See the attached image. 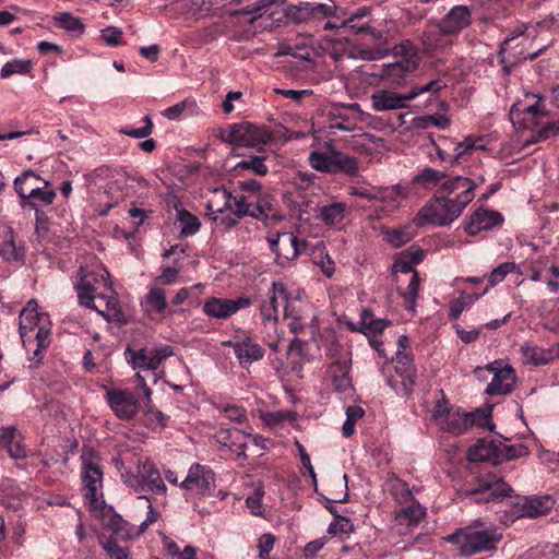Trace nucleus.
<instances>
[{"label":"nucleus","instance_id":"f257e3e1","mask_svg":"<svg viewBox=\"0 0 559 559\" xmlns=\"http://www.w3.org/2000/svg\"><path fill=\"white\" fill-rule=\"evenodd\" d=\"M20 336L24 347L33 350L34 358L41 359L50 344V329L46 314L38 312L37 301L32 299L20 312Z\"/></svg>","mask_w":559,"mask_h":559},{"label":"nucleus","instance_id":"f03ea898","mask_svg":"<svg viewBox=\"0 0 559 559\" xmlns=\"http://www.w3.org/2000/svg\"><path fill=\"white\" fill-rule=\"evenodd\" d=\"M432 418L442 431L462 435L474 426H487L490 416L483 411L462 412L450 406L445 399L438 400L433 406Z\"/></svg>","mask_w":559,"mask_h":559},{"label":"nucleus","instance_id":"7ed1b4c3","mask_svg":"<svg viewBox=\"0 0 559 559\" xmlns=\"http://www.w3.org/2000/svg\"><path fill=\"white\" fill-rule=\"evenodd\" d=\"M501 538V534L495 527L469 525L448 535L444 540L455 545L462 556L469 557L496 549Z\"/></svg>","mask_w":559,"mask_h":559},{"label":"nucleus","instance_id":"20e7f679","mask_svg":"<svg viewBox=\"0 0 559 559\" xmlns=\"http://www.w3.org/2000/svg\"><path fill=\"white\" fill-rule=\"evenodd\" d=\"M393 62L384 63L377 75L388 84H402L407 73L418 67V50L411 40H403L392 48Z\"/></svg>","mask_w":559,"mask_h":559},{"label":"nucleus","instance_id":"39448f33","mask_svg":"<svg viewBox=\"0 0 559 559\" xmlns=\"http://www.w3.org/2000/svg\"><path fill=\"white\" fill-rule=\"evenodd\" d=\"M81 282L78 284V297L80 305L96 310L107 321L116 323H126V316L119 305V300L114 292L110 296L94 295V287L86 280L83 269L80 270Z\"/></svg>","mask_w":559,"mask_h":559},{"label":"nucleus","instance_id":"423d86ee","mask_svg":"<svg viewBox=\"0 0 559 559\" xmlns=\"http://www.w3.org/2000/svg\"><path fill=\"white\" fill-rule=\"evenodd\" d=\"M31 179L41 180L40 176L28 169L17 176L14 180V189L20 198V205L23 209L34 210L37 217L39 216L40 207L48 206L53 203L56 199V191L51 188L49 181L44 180V187H31L28 193L24 187Z\"/></svg>","mask_w":559,"mask_h":559},{"label":"nucleus","instance_id":"0eeeda50","mask_svg":"<svg viewBox=\"0 0 559 559\" xmlns=\"http://www.w3.org/2000/svg\"><path fill=\"white\" fill-rule=\"evenodd\" d=\"M462 212L441 193L435 195L418 211L413 219L416 227L426 225L448 226L461 216Z\"/></svg>","mask_w":559,"mask_h":559},{"label":"nucleus","instance_id":"6e6552de","mask_svg":"<svg viewBox=\"0 0 559 559\" xmlns=\"http://www.w3.org/2000/svg\"><path fill=\"white\" fill-rule=\"evenodd\" d=\"M219 136L225 143L243 147H258L274 141V135L267 128L249 121L229 124L221 130Z\"/></svg>","mask_w":559,"mask_h":559},{"label":"nucleus","instance_id":"1a4fd4ad","mask_svg":"<svg viewBox=\"0 0 559 559\" xmlns=\"http://www.w3.org/2000/svg\"><path fill=\"white\" fill-rule=\"evenodd\" d=\"M82 483L84 497L88 499L90 506L97 509L104 504L103 495V469L98 457L93 450H86L81 454Z\"/></svg>","mask_w":559,"mask_h":559},{"label":"nucleus","instance_id":"9d476101","mask_svg":"<svg viewBox=\"0 0 559 559\" xmlns=\"http://www.w3.org/2000/svg\"><path fill=\"white\" fill-rule=\"evenodd\" d=\"M543 97L538 94H526L524 100L512 105L509 117L516 130H534L542 126L548 112L540 106Z\"/></svg>","mask_w":559,"mask_h":559},{"label":"nucleus","instance_id":"9b49d317","mask_svg":"<svg viewBox=\"0 0 559 559\" xmlns=\"http://www.w3.org/2000/svg\"><path fill=\"white\" fill-rule=\"evenodd\" d=\"M122 478L136 492L147 490L154 495H165L167 491L158 468L150 460L139 461L136 475L126 473Z\"/></svg>","mask_w":559,"mask_h":559},{"label":"nucleus","instance_id":"f8f14e48","mask_svg":"<svg viewBox=\"0 0 559 559\" xmlns=\"http://www.w3.org/2000/svg\"><path fill=\"white\" fill-rule=\"evenodd\" d=\"M267 242L275 262L282 267L289 265L307 248V242L290 231L275 233L267 237Z\"/></svg>","mask_w":559,"mask_h":559},{"label":"nucleus","instance_id":"ddd939ff","mask_svg":"<svg viewBox=\"0 0 559 559\" xmlns=\"http://www.w3.org/2000/svg\"><path fill=\"white\" fill-rule=\"evenodd\" d=\"M477 187L478 183L474 179L451 174L442 185V190L439 193L444 198H449L459 211L463 213L464 209L475 198V189Z\"/></svg>","mask_w":559,"mask_h":559},{"label":"nucleus","instance_id":"4468645a","mask_svg":"<svg viewBox=\"0 0 559 559\" xmlns=\"http://www.w3.org/2000/svg\"><path fill=\"white\" fill-rule=\"evenodd\" d=\"M284 318L289 320L288 326L290 332L299 334L314 320L312 306L302 300L298 295L293 297L287 293L284 306Z\"/></svg>","mask_w":559,"mask_h":559},{"label":"nucleus","instance_id":"2eb2a0df","mask_svg":"<svg viewBox=\"0 0 559 559\" xmlns=\"http://www.w3.org/2000/svg\"><path fill=\"white\" fill-rule=\"evenodd\" d=\"M497 361L487 365L486 367H476L474 372L480 378V373L488 370L493 374L492 380L487 385L485 393L493 395H506L513 391L516 378L514 370L511 366H504L501 368Z\"/></svg>","mask_w":559,"mask_h":559},{"label":"nucleus","instance_id":"dca6fc26","mask_svg":"<svg viewBox=\"0 0 559 559\" xmlns=\"http://www.w3.org/2000/svg\"><path fill=\"white\" fill-rule=\"evenodd\" d=\"M180 487L186 490H197L201 496H212L215 490V474L209 466L194 463L180 483Z\"/></svg>","mask_w":559,"mask_h":559},{"label":"nucleus","instance_id":"f3484780","mask_svg":"<svg viewBox=\"0 0 559 559\" xmlns=\"http://www.w3.org/2000/svg\"><path fill=\"white\" fill-rule=\"evenodd\" d=\"M106 400L110 409L121 420H131L139 412L138 399L128 390L108 389Z\"/></svg>","mask_w":559,"mask_h":559},{"label":"nucleus","instance_id":"a211bd4d","mask_svg":"<svg viewBox=\"0 0 559 559\" xmlns=\"http://www.w3.org/2000/svg\"><path fill=\"white\" fill-rule=\"evenodd\" d=\"M480 502H502L513 493L512 487L497 476L488 475L479 480L477 489L472 491Z\"/></svg>","mask_w":559,"mask_h":559},{"label":"nucleus","instance_id":"6ab92c4d","mask_svg":"<svg viewBox=\"0 0 559 559\" xmlns=\"http://www.w3.org/2000/svg\"><path fill=\"white\" fill-rule=\"evenodd\" d=\"M250 305L251 299L248 297H238L236 299L212 297L204 301L203 312L210 318L227 319L238 310Z\"/></svg>","mask_w":559,"mask_h":559},{"label":"nucleus","instance_id":"aec40b11","mask_svg":"<svg viewBox=\"0 0 559 559\" xmlns=\"http://www.w3.org/2000/svg\"><path fill=\"white\" fill-rule=\"evenodd\" d=\"M337 11L338 9L334 1L328 0L326 3H300L298 7L290 8L289 14L296 22L301 23L329 16H338Z\"/></svg>","mask_w":559,"mask_h":559},{"label":"nucleus","instance_id":"412c9836","mask_svg":"<svg viewBox=\"0 0 559 559\" xmlns=\"http://www.w3.org/2000/svg\"><path fill=\"white\" fill-rule=\"evenodd\" d=\"M215 437L218 443L237 453V456L243 460L247 457L245 451L248 448V442L251 440L255 445L259 444L257 437L248 436L237 428H222Z\"/></svg>","mask_w":559,"mask_h":559},{"label":"nucleus","instance_id":"4be33fe9","mask_svg":"<svg viewBox=\"0 0 559 559\" xmlns=\"http://www.w3.org/2000/svg\"><path fill=\"white\" fill-rule=\"evenodd\" d=\"M287 289L283 283L274 282L267 294V298L261 305V317L263 323L276 322L278 320L280 307L285 306Z\"/></svg>","mask_w":559,"mask_h":559},{"label":"nucleus","instance_id":"5701e85b","mask_svg":"<svg viewBox=\"0 0 559 559\" xmlns=\"http://www.w3.org/2000/svg\"><path fill=\"white\" fill-rule=\"evenodd\" d=\"M555 504L551 496L533 497L525 499L523 503H515L511 512V521L519 518H537L547 513Z\"/></svg>","mask_w":559,"mask_h":559},{"label":"nucleus","instance_id":"b1692460","mask_svg":"<svg viewBox=\"0 0 559 559\" xmlns=\"http://www.w3.org/2000/svg\"><path fill=\"white\" fill-rule=\"evenodd\" d=\"M472 22V14L467 7H453L439 22L438 27L442 35H457Z\"/></svg>","mask_w":559,"mask_h":559},{"label":"nucleus","instance_id":"393cba45","mask_svg":"<svg viewBox=\"0 0 559 559\" xmlns=\"http://www.w3.org/2000/svg\"><path fill=\"white\" fill-rule=\"evenodd\" d=\"M501 214L493 210L478 209L476 210L465 223V231L475 236L481 230L491 229L502 223Z\"/></svg>","mask_w":559,"mask_h":559},{"label":"nucleus","instance_id":"a878e982","mask_svg":"<svg viewBox=\"0 0 559 559\" xmlns=\"http://www.w3.org/2000/svg\"><path fill=\"white\" fill-rule=\"evenodd\" d=\"M0 447L14 460L26 457L23 437L14 426L0 428Z\"/></svg>","mask_w":559,"mask_h":559},{"label":"nucleus","instance_id":"bb28decb","mask_svg":"<svg viewBox=\"0 0 559 559\" xmlns=\"http://www.w3.org/2000/svg\"><path fill=\"white\" fill-rule=\"evenodd\" d=\"M228 345L233 347L236 357L243 367L260 360L264 355V349L249 336L228 342Z\"/></svg>","mask_w":559,"mask_h":559},{"label":"nucleus","instance_id":"cd10ccee","mask_svg":"<svg viewBox=\"0 0 559 559\" xmlns=\"http://www.w3.org/2000/svg\"><path fill=\"white\" fill-rule=\"evenodd\" d=\"M408 102V94L401 95L386 90L377 91L371 95V105L377 111L405 108Z\"/></svg>","mask_w":559,"mask_h":559},{"label":"nucleus","instance_id":"c85d7f7f","mask_svg":"<svg viewBox=\"0 0 559 559\" xmlns=\"http://www.w3.org/2000/svg\"><path fill=\"white\" fill-rule=\"evenodd\" d=\"M450 175L442 170L425 167L413 178V182L427 190L437 188L436 192H439Z\"/></svg>","mask_w":559,"mask_h":559},{"label":"nucleus","instance_id":"c756f323","mask_svg":"<svg viewBox=\"0 0 559 559\" xmlns=\"http://www.w3.org/2000/svg\"><path fill=\"white\" fill-rule=\"evenodd\" d=\"M347 205L344 202H332L318 207L316 217L331 227H340L345 218Z\"/></svg>","mask_w":559,"mask_h":559},{"label":"nucleus","instance_id":"7c9ffc66","mask_svg":"<svg viewBox=\"0 0 559 559\" xmlns=\"http://www.w3.org/2000/svg\"><path fill=\"white\" fill-rule=\"evenodd\" d=\"M267 159V155H248L234 166V170L238 175L250 171L255 176L265 177L270 171Z\"/></svg>","mask_w":559,"mask_h":559},{"label":"nucleus","instance_id":"2f4dec72","mask_svg":"<svg viewBox=\"0 0 559 559\" xmlns=\"http://www.w3.org/2000/svg\"><path fill=\"white\" fill-rule=\"evenodd\" d=\"M329 374L336 391L345 393L352 390L349 366L346 359L333 361L329 368Z\"/></svg>","mask_w":559,"mask_h":559},{"label":"nucleus","instance_id":"473e14b6","mask_svg":"<svg viewBox=\"0 0 559 559\" xmlns=\"http://www.w3.org/2000/svg\"><path fill=\"white\" fill-rule=\"evenodd\" d=\"M233 193L224 187L215 188L206 202L207 215L223 214L231 207Z\"/></svg>","mask_w":559,"mask_h":559},{"label":"nucleus","instance_id":"72a5a7b5","mask_svg":"<svg viewBox=\"0 0 559 559\" xmlns=\"http://www.w3.org/2000/svg\"><path fill=\"white\" fill-rule=\"evenodd\" d=\"M403 506L404 507H402L400 510L395 511V519L401 524H406L407 526H415L426 515V509L416 500H413L407 504Z\"/></svg>","mask_w":559,"mask_h":559},{"label":"nucleus","instance_id":"f704fd0d","mask_svg":"<svg viewBox=\"0 0 559 559\" xmlns=\"http://www.w3.org/2000/svg\"><path fill=\"white\" fill-rule=\"evenodd\" d=\"M311 259L314 265L320 267L326 277H332L335 273V263L329 255L326 248L322 241L318 242L312 252Z\"/></svg>","mask_w":559,"mask_h":559},{"label":"nucleus","instance_id":"c9c22d12","mask_svg":"<svg viewBox=\"0 0 559 559\" xmlns=\"http://www.w3.org/2000/svg\"><path fill=\"white\" fill-rule=\"evenodd\" d=\"M146 312L162 314L167 309L166 292L160 287H151L142 304Z\"/></svg>","mask_w":559,"mask_h":559},{"label":"nucleus","instance_id":"e433bc0d","mask_svg":"<svg viewBox=\"0 0 559 559\" xmlns=\"http://www.w3.org/2000/svg\"><path fill=\"white\" fill-rule=\"evenodd\" d=\"M395 370L401 374L404 381H408L411 384L414 383L416 369L414 366V358L409 353L396 350Z\"/></svg>","mask_w":559,"mask_h":559},{"label":"nucleus","instance_id":"4c0bfd02","mask_svg":"<svg viewBox=\"0 0 559 559\" xmlns=\"http://www.w3.org/2000/svg\"><path fill=\"white\" fill-rule=\"evenodd\" d=\"M251 217L264 222L281 221L283 218V216L266 198H261L255 204H253Z\"/></svg>","mask_w":559,"mask_h":559},{"label":"nucleus","instance_id":"58836bf2","mask_svg":"<svg viewBox=\"0 0 559 559\" xmlns=\"http://www.w3.org/2000/svg\"><path fill=\"white\" fill-rule=\"evenodd\" d=\"M419 285V274L417 272H413L407 287L400 293L401 297L405 300L406 310L412 313L416 311V300L418 298Z\"/></svg>","mask_w":559,"mask_h":559},{"label":"nucleus","instance_id":"ea45409f","mask_svg":"<svg viewBox=\"0 0 559 559\" xmlns=\"http://www.w3.org/2000/svg\"><path fill=\"white\" fill-rule=\"evenodd\" d=\"M309 164L316 170L334 174L335 151L331 154L317 151L311 152L309 155Z\"/></svg>","mask_w":559,"mask_h":559},{"label":"nucleus","instance_id":"a19ab883","mask_svg":"<svg viewBox=\"0 0 559 559\" xmlns=\"http://www.w3.org/2000/svg\"><path fill=\"white\" fill-rule=\"evenodd\" d=\"M521 352L524 364L546 365L551 359L549 352L537 346H522Z\"/></svg>","mask_w":559,"mask_h":559},{"label":"nucleus","instance_id":"79ce46f5","mask_svg":"<svg viewBox=\"0 0 559 559\" xmlns=\"http://www.w3.org/2000/svg\"><path fill=\"white\" fill-rule=\"evenodd\" d=\"M55 24L62 29H66L75 35L84 32V24L82 21L68 12H61L53 16Z\"/></svg>","mask_w":559,"mask_h":559},{"label":"nucleus","instance_id":"37998d69","mask_svg":"<svg viewBox=\"0 0 559 559\" xmlns=\"http://www.w3.org/2000/svg\"><path fill=\"white\" fill-rule=\"evenodd\" d=\"M377 200L382 201L389 206L395 207L399 198H406V189L400 183L391 187H382L377 189Z\"/></svg>","mask_w":559,"mask_h":559},{"label":"nucleus","instance_id":"c03bdc74","mask_svg":"<svg viewBox=\"0 0 559 559\" xmlns=\"http://www.w3.org/2000/svg\"><path fill=\"white\" fill-rule=\"evenodd\" d=\"M177 219L180 223L182 236H192L200 229L199 218L185 209L177 210Z\"/></svg>","mask_w":559,"mask_h":559},{"label":"nucleus","instance_id":"a18cd8bd","mask_svg":"<svg viewBox=\"0 0 559 559\" xmlns=\"http://www.w3.org/2000/svg\"><path fill=\"white\" fill-rule=\"evenodd\" d=\"M32 70V61L28 59H14L8 61L0 70V78L7 79L14 74H27Z\"/></svg>","mask_w":559,"mask_h":559},{"label":"nucleus","instance_id":"49530a36","mask_svg":"<svg viewBox=\"0 0 559 559\" xmlns=\"http://www.w3.org/2000/svg\"><path fill=\"white\" fill-rule=\"evenodd\" d=\"M389 490L395 501L401 506L415 500L408 485L401 479H392L390 481Z\"/></svg>","mask_w":559,"mask_h":559},{"label":"nucleus","instance_id":"de8ad7c7","mask_svg":"<svg viewBox=\"0 0 559 559\" xmlns=\"http://www.w3.org/2000/svg\"><path fill=\"white\" fill-rule=\"evenodd\" d=\"M126 356L133 369L150 370V362H152V359L150 358V349L140 348L134 350L128 348L126 350Z\"/></svg>","mask_w":559,"mask_h":559},{"label":"nucleus","instance_id":"09e8293b","mask_svg":"<svg viewBox=\"0 0 559 559\" xmlns=\"http://www.w3.org/2000/svg\"><path fill=\"white\" fill-rule=\"evenodd\" d=\"M361 324L366 333L380 334L389 325V321L374 318L371 312L364 310L361 313Z\"/></svg>","mask_w":559,"mask_h":559},{"label":"nucleus","instance_id":"8fccbe9b","mask_svg":"<svg viewBox=\"0 0 559 559\" xmlns=\"http://www.w3.org/2000/svg\"><path fill=\"white\" fill-rule=\"evenodd\" d=\"M365 415V411L362 407L353 405L346 408V420L343 425L342 432L343 436L349 438L355 432V425L358 419H360Z\"/></svg>","mask_w":559,"mask_h":559},{"label":"nucleus","instance_id":"3c124183","mask_svg":"<svg viewBox=\"0 0 559 559\" xmlns=\"http://www.w3.org/2000/svg\"><path fill=\"white\" fill-rule=\"evenodd\" d=\"M415 126L419 129H427L433 126L441 130H444L450 126V119L442 114L427 115L417 118L415 120Z\"/></svg>","mask_w":559,"mask_h":559},{"label":"nucleus","instance_id":"603ef678","mask_svg":"<svg viewBox=\"0 0 559 559\" xmlns=\"http://www.w3.org/2000/svg\"><path fill=\"white\" fill-rule=\"evenodd\" d=\"M343 171L346 175L355 176L358 171L357 160L354 157L335 152L334 173Z\"/></svg>","mask_w":559,"mask_h":559},{"label":"nucleus","instance_id":"864d4df0","mask_svg":"<svg viewBox=\"0 0 559 559\" xmlns=\"http://www.w3.org/2000/svg\"><path fill=\"white\" fill-rule=\"evenodd\" d=\"M9 234L10 239L0 243V255L8 261H20L23 259L24 252L16 246L11 230Z\"/></svg>","mask_w":559,"mask_h":559},{"label":"nucleus","instance_id":"5fc2aeb1","mask_svg":"<svg viewBox=\"0 0 559 559\" xmlns=\"http://www.w3.org/2000/svg\"><path fill=\"white\" fill-rule=\"evenodd\" d=\"M445 86H447V84L440 79L431 80L430 82H428L426 84L415 85L407 93L408 99L413 100L417 96L425 94V93L437 94Z\"/></svg>","mask_w":559,"mask_h":559},{"label":"nucleus","instance_id":"6e6d98bb","mask_svg":"<svg viewBox=\"0 0 559 559\" xmlns=\"http://www.w3.org/2000/svg\"><path fill=\"white\" fill-rule=\"evenodd\" d=\"M384 234L386 241L393 247H401L413 238V233L408 227L388 229L384 231Z\"/></svg>","mask_w":559,"mask_h":559},{"label":"nucleus","instance_id":"4d7b16f0","mask_svg":"<svg viewBox=\"0 0 559 559\" xmlns=\"http://www.w3.org/2000/svg\"><path fill=\"white\" fill-rule=\"evenodd\" d=\"M253 204L250 203L243 194L233 195L231 198V207L229 211L237 216V218H242L245 216H251Z\"/></svg>","mask_w":559,"mask_h":559},{"label":"nucleus","instance_id":"13d9d810","mask_svg":"<svg viewBox=\"0 0 559 559\" xmlns=\"http://www.w3.org/2000/svg\"><path fill=\"white\" fill-rule=\"evenodd\" d=\"M559 134V120L558 121H548L545 124L542 123L540 128L536 131V133L528 141L530 143H536L543 140H547L551 136Z\"/></svg>","mask_w":559,"mask_h":559},{"label":"nucleus","instance_id":"bf43d9fd","mask_svg":"<svg viewBox=\"0 0 559 559\" xmlns=\"http://www.w3.org/2000/svg\"><path fill=\"white\" fill-rule=\"evenodd\" d=\"M174 355V350L170 346L164 345L159 347H155L153 349H150V358L152 359V362H150V370H156L159 368L162 362Z\"/></svg>","mask_w":559,"mask_h":559},{"label":"nucleus","instance_id":"052dcab7","mask_svg":"<svg viewBox=\"0 0 559 559\" xmlns=\"http://www.w3.org/2000/svg\"><path fill=\"white\" fill-rule=\"evenodd\" d=\"M516 270V264L512 262H504L493 269L489 275V286L492 287L498 283L502 282L509 273Z\"/></svg>","mask_w":559,"mask_h":559},{"label":"nucleus","instance_id":"680f3d73","mask_svg":"<svg viewBox=\"0 0 559 559\" xmlns=\"http://www.w3.org/2000/svg\"><path fill=\"white\" fill-rule=\"evenodd\" d=\"M440 32L439 35L436 34H426L423 40L424 47L426 51H432L436 49H442L451 46L452 41L447 39Z\"/></svg>","mask_w":559,"mask_h":559},{"label":"nucleus","instance_id":"e2e57ef3","mask_svg":"<svg viewBox=\"0 0 559 559\" xmlns=\"http://www.w3.org/2000/svg\"><path fill=\"white\" fill-rule=\"evenodd\" d=\"M491 450L485 441H478L467 451V459L472 462L486 461L490 457Z\"/></svg>","mask_w":559,"mask_h":559},{"label":"nucleus","instance_id":"0e129e2a","mask_svg":"<svg viewBox=\"0 0 559 559\" xmlns=\"http://www.w3.org/2000/svg\"><path fill=\"white\" fill-rule=\"evenodd\" d=\"M275 536L271 533H265L260 536L257 548L259 550V559H270V552L275 545Z\"/></svg>","mask_w":559,"mask_h":559},{"label":"nucleus","instance_id":"69168bd1","mask_svg":"<svg viewBox=\"0 0 559 559\" xmlns=\"http://www.w3.org/2000/svg\"><path fill=\"white\" fill-rule=\"evenodd\" d=\"M352 532H354V525L352 521L340 515H337L335 521H333L328 527V533L332 535L350 534Z\"/></svg>","mask_w":559,"mask_h":559},{"label":"nucleus","instance_id":"338daca9","mask_svg":"<svg viewBox=\"0 0 559 559\" xmlns=\"http://www.w3.org/2000/svg\"><path fill=\"white\" fill-rule=\"evenodd\" d=\"M144 126L141 128H124L121 129L120 132L135 139L146 138L152 133L153 122L148 116L143 118Z\"/></svg>","mask_w":559,"mask_h":559},{"label":"nucleus","instance_id":"774afa93","mask_svg":"<svg viewBox=\"0 0 559 559\" xmlns=\"http://www.w3.org/2000/svg\"><path fill=\"white\" fill-rule=\"evenodd\" d=\"M474 148H475V143L469 138H466L463 142L456 143L454 146V153L452 155V158L450 159V163H452V164L457 163L461 158L471 154V152Z\"/></svg>","mask_w":559,"mask_h":559}]
</instances>
